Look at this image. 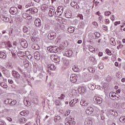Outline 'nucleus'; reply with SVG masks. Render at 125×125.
I'll use <instances>...</instances> for the list:
<instances>
[{"mask_svg": "<svg viewBox=\"0 0 125 125\" xmlns=\"http://www.w3.org/2000/svg\"><path fill=\"white\" fill-rule=\"evenodd\" d=\"M12 74L13 77L16 78V83H20V75L19 73L15 70H13Z\"/></svg>", "mask_w": 125, "mask_h": 125, "instance_id": "nucleus-1", "label": "nucleus"}, {"mask_svg": "<svg viewBox=\"0 0 125 125\" xmlns=\"http://www.w3.org/2000/svg\"><path fill=\"white\" fill-rule=\"evenodd\" d=\"M19 42L22 47H23V48L28 47V42L25 39H20Z\"/></svg>", "mask_w": 125, "mask_h": 125, "instance_id": "nucleus-2", "label": "nucleus"}, {"mask_svg": "<svg viewBox=\"0 0 125 125\" xmlns=\"http://www.w3.org/2000/svg\"><path fill=\"white\" fill-rule=\"evenodd\" d=\"M18 56L20 58V59H21V60H23V59H25L26 57H27V56L26 55V53L23 51H19L17 53Z\"/></svg>", "mask_w": 125, "mask_h": 125, "instance_id": "nucleus-3", "label": "nucleus"}, {"mask_svg": "<svg viewBox=\"0 0 125 125\" xmlns=\"http://www.w3.org/2000/svg\"><path fill=\"white\" fill-rule=\"evenodd\" d=\"M9 12L13 15H15L18 13V9L16 7H11L10 9Z\"/></svg>", "mask_w": 125, "mask_h": 125, "instance_id": "nucleus-4", "label": "nucleus"}, {"mask_svg": "<svg viewBox=\"0 0 125 125\" xmlns=\"http://www.w3.org/2000/svg\"><path fill=\"white\" fill-rule=\"evenodd\" d=\"M51 59H53L55 63H59V62H60V57L57 55H52L51 56Z\"/></svg>", "mask_w": 125, "mask_h": 125, "instance_id": "nucleus-5", "label": "nucleus"}, {"mask_svg": "<svg viewBox=\"0 0 125 125\" xmlns=\"http://www.w3.org/2000/svg\"><path fill=\"white\" fill-rule=\"evenodd\" d=\"M56 38V33L54 32H51L48 35V39L49 40H54Z\"/></svg>", "mask_w": 125, "mask_h": 125, "instance_id": "nucleus-6", "label": "nucleus"}, {"mask_svg": "<svg viewBox=\"0 0 125 125\" xmlns=\"http://www.w3.org/2000/svg\"><path fill=\"white\" fill-rule=\"evenodd\" d=\"M54 11H55L54 7L51 6H50L48 13L49 16H50L51 17H52V16H53V15H54Z\"/></svg>", "mask_w": 125, "mask_h": 125, "instance_id": "nucleus-7", "label": "nucleus"}, {"mask_svg": "<svg viewBox=\"0 0 125 125\" xmlns=\"http://www.w3.org/2000/svg\"><path fill=\"white\" fill-rule=\"evenodd\" d=\"M94 111V109L92 106H89L86 110L85 112L88 115H91Z\"/></svg>", "mask_w": 125, "mask_h": 125, "instance_id": "nucleus-8", "label": "nucleus"}, {"mask_svg": "<svg viewBox=\"0 0 125 125\" xmlns=\"http://www.w3.org/2000/svg\"><path fill=\"white\" fill-rule=\"evenodd\" d=\"M64 49H65V47H64L62 44H61L59 47H57L56 49V53H57V52H62Z\"/></svg>", "mask_w": 125, "mask_h": 125, "instance_id": "nucleus-9", "label": "nucleus"}, {"mask_svg": "<svg viewBox=\"0 0 125 125\" xmlns=\"http://www.w3.org/2000/svg\"><path fill=\"white\" fill-rule=\"evenodd\" d=\"M0 18L1 19V20H2V21H4V22H6L7 23H8V22L10 21V19H9V18L6 17L3 15H1L0 16Z\"/></svg>", "mask_w": 125, "mask_h": 125, "instance_id": "nucleus-10", "label": "nucleus"}, {"mask_svg": "<svg viewBox=\"0 0 125 125\" xmlns=\"http://www.w3.org/2000/svg\"><path fill=\"white\" fill-rule=\"evenodd\" d=\"M35 25L36 26V27H41L42 26V21H41V19H37L35 21Z\"/></svg>", "mask_w": 125, "mask_h": 125, "instance_id": "nucleus-11", "label": "nucleus"}, {"mask_svg": "<svg viewBox=\"0 0 125 125\" xmlns=\"http://www.w3.org/2000/svg\"><path fill=\"white\" fill-rule=\"evenodd\" d=\"M64 55L67 57H73V51L72 50H67L65 52Z\"/></svg>", "mask_w": 125, "mask_h": 125, "instance_id": "nucleus-12", "label": "nucleus"}, {"mask_svg": "<svg viewBox=\"0 0 125 125\" xmlns=\"http://www.w3.org/2000/svg\"><path fill=\"white\" fill-rule=\"evenodd\" d=\"M95 99V103L96 104H101L102 103L103 100L101 98L98 97L94 98Z\"/></svg>", "mask_w": 125, "mask_h": 125, "instance_id": "nucleus-13", "label": "nucleus"}, {"mask_svg": "<svg viewBox=\"0 0 125 125\" xmlns=\"http://www.w3.org/2000/svg\"><path fill=\"white\" fill-rule=\"evenodd\" d=\"M78 79V77L77 76H75V75H72L70 76V80L71 82V83H76L77 82V79Z\"/></svg>", "mask_w": 125, "mask_h": 125, "instance_id": "nucleus-14", "label": "nucleus"}, {"mask_svg": "<svg viewBox=\"0 0 125 125\" xmlns=\"http://www.w3.org/2000/svg\"><path fill=\"white\" fill-rule=\"evenodd\" d=\"M34 58L36 60H40V59H41V54L39 52V51H36L35 53Z\"/></svg>", "mask_w": 125, "mask_h": 125, "instance_id": "nucleus-15", "label": "nucleus"}, {"mask_svg": "<svg viewBox=\"0 0 125 125\" xmlns=\"http://www.w3.org/2000/svg\"><path fill=\"white\" fill-rule=\"evenodd\" d=\"M77 101H78V99H76L71 100L69 102V105L70 107H74V106H75V104H76L77 103Z\"/></svg>", "mask_w": 125, "mask_h": 125, "instance_id": "nucleus-16", "label": "nucleus"}, {"mask_svg": "<svg viewBox=\"0 0 125 125\" xmlns=\"http://www.w3.org/2000/svg\"><path fill=\"white\" fill-rule=\"evenodd\" d=\"M65 121H67V124H69V125H71V124L72 125L76 124V122H73V119L72 118H70L69 117H67L66 119H65Z\"/></svg>", "mask_w": 125, "mask_h": 125, "instance_id": "nucleus-17", "label": "nucleus"}, {"mask_svg": "<svg viewBox=\"0 0 125 125\" xmlns=\"http://www.w3.org/2000/svg\"><path fill=\"white\" fill-rule=\"evenodd\" d=\"M32 48L35 49V50H39L41 48L40 46L37 44H33L32 46Z\"/></svg>", "mask_w": 125, "mask_h": 125, "instance_id": "nucleus-18", "label": "nucleus"}, {"mask_svg": "<svg viewBox=\"0 0 125 125\" xmlns=\"http://www.w3.org/2000/svg\"><path fill=\"white\" fill-rule=\"evenodd\" d=\"M109 113L112 115V116H115V117H117L118 116V112L115 110L110 109L109 110Z\"/></svg>", "mask_w": 125, "mask_h": 125, "instance_id": "nucleus-19", "label": "nucleus"}, {"mask_svg": "<svg viewBox=\"0 0 125 125\" xmlns=\"http://www.w3.org/2000/svg\"><path fill=\"white\" fill-rule=\"evenodd\" d=\"M80 104L82 106H88V103L86 102V101H84V100H82L80 102Z\"/></svg>", "mask_w": 125, "mask_h": 125, "instance_id": "nucleus-20", "label": "nucleus"}, {"mask_svg": "<svg viewBox=\"0 0 125 125\" xmlns=\"http://www.w3.org/2000/svg\"><path fill=\"white\" fill-rule=\"evenodd\" d=\"M4 44L5 45L6 47H12V45L11 44L10 41L4 42Z\"/></svg>", "mask_w": 125, "mask_h": 125, "instance_id": "nucleus-21", "label": "nucleus"}, {"mask_svg": "<svg viewBox=\"0 0 125 125\" xmlns=\"http://www.w3.org/2000/svg\"><path fill=\"white\" fill-rule=\"evenodd\" d=\"M47 67L50 69V70H55V66H54L53 64H49L47 65Z\"/></svg>", "mask_w": 125, "mask_h": 125, "instance_id": "nucleus-22", "label": "nucleus"}, {"mask_svg": "<svg viewBox=\"0 0 125 125\" xmlns=\"http://www.w3.org/2000/svg\"><path fill=\"white\" fill-rule=\"evenodd\" d=\"M0 58L5 59L6 58V54L2 52H0Z\"/></svg>", "mask_w": 125, "mask_h": 125, "instance_id": "nucleus-23", "label": "nucleus"}, {"mask_svg": "<svg viewBox=\"0 0 125 125\" xmlns=\"http://www.w3.org/2000/svg\"><path fill=\"white\" fill-rule=\"evenodd\" d=\"M88 87L91 90H94V89H95V86H94V85L92 84H88Z\"/></svg>", "mask_w": 125, "mask_h": 125, "instance_id": "nucleus-24", "label": "nucleus"}, {"mask_svg": "<svg viewBox=\"0 0 125 125\" xmlns=\"http://www.w3.org/2000/svg\"><path fill=\"white\" fill-rule=\"evenodd\" d=\"M89 61L93 62L94 64H96L97 63V62L96 61V60H95V58L94 57H89Z\"/></svg>", "mask_w": 125, "mask_h": 125, "instance_id": "nucleus-25", "label": "nucleus"}, {"mask_svg": "<svg viewBox=\"0 0 125 125\" xmlns=\"http://www.w3.org/2000/svg\"><path fill=\"white\" fill-rule=\"evenodd\" d=\"M68 31L69 33H74L75 32V27H69L68 28Z\"/></svg>", "mask_w": 125, "mask_h": 125, "instance_id": "nucleus-26", "label": "nucleus"}, {"mask_svg": "<svg viewBox=\"0 0 125 125\" xmlns=\"http://www.w3.org/2000/svg\"><path fill=\"white\" fill-rule=\"evenodd\" d=\"M57 46H52V50L51 51V53H56V48Z\"/></svg>", "mask_w": 125, "mask_h": 125, "instance_id": "nucleus-27", "label": "nucleus"}, {"mask_svg": "<svg viewBox=\"0 0 125 125\" xmlns=\"http://www.w3.org/2000/svg\"><path fill=\"white\" fill-rule=\"evenodd\" d=\"M110 42L112 45H116V41H115V39L114 38H111L110 39Z\"/></svg>", "mask_w": 125, "mask_h": 125, "instance_id": "nucleus-28", "label": "nucleus"}, {"mask_svg": "<svg viewBox=\"0 0 125 125\" xmlns=\"http://www.w3.org/2000/svg\"><path fill=\"white\" fill-rule=\"evenodd\" d=\"M23 32L26 34H29V28L26 26L23 27Z\"/></svg>", "mask_w": 125, "mask_h": 125, "instance_id": "nucleus-29", "label": "nucleus"}, {"mask_svg": "<svg viewBox=\"0 0 125 125\" xmlns=\"http://www.w3.org/2000/svg\"><path fill=\"white\" fill-rule=\"evenodd\" d=\"M61 120V117L59 116H57L54 117V121L56 123L57 122V121H60Z\"/></svg>", "mask_w": 125, "mask_h": 125, "instance_id": "nucleus-30", "label": "nucleus"}, {"mask_svg": "<svg viewBox=\"0 0 125 125\" xmlns=\"http://www.w3.org/2000/svg\"><path fill=\"white\" fill-rule=\"evenodd\" d=\"M63 10H64V8L63 6H60L58 7V11H60V12H62L63 13Z\"/></svg>", "mask_w": 125, "mask_h": 125, "instance_id": "nucleus-31", "label": "nucleus"}, {"mask_svg": "<svg viewBox=\"0 0 125 125\" xmlns=\"http://www.w3.org/2000/svg\"><path fill=\"white\" fill-rule=\"evenodd\" d=\"M0 85L3 88H7V85H6V84H5V83H3V82L0 83Z\"/></svg>", "mask_w": 125, "mask_h": 125, "instance_id": "nucleus-32", "label": "nucleus"}, {"mask_svg": "<svg viewBox=\"0 0 125 125\" xmlns=\"http://www.w3.org/2000/svg\"><path fill=\"white\" fill-rule=\"evenodd\" d=\"M84 125H91V121L90 120H86L84 122Z\"/></svg>", "mask_w": 125, "mask_h": 125, "instance_id": "nucleus-33", "label": "nucleus"}, {"mask_svg": "<svg viewBox=\"0 0 125 125\" xmlns=\"http://www.w3.org/2000/svg\"><path fill=\"white\" fill-rule=\"evenodd\" d=\"M105 52L107 54H108V55H110L111 56V55H113V54H112V52L111 51V50H109V49H106L105 50Z\"/></svg>", "mask_w": 125, "mask_h": 125, "instance_id": "nucleus-34", "label": "nucleus"}, {"mask_svg": "<svg viewBox=\"0 0 125 125\" xmlns=\"http://www.w3.org/2000/svg\"><path fill=\"white\" fill-rule=\"evenodd\" d=\"M10 100H9V99H7L5 101H4V102L5 104H6L7 105H8V104H9V105H10L9 106H11V104L10 102Z\"/></svg>", "mask_w": 125, "mask_h": 125, "instance_id": "nucleus-35", "label": "nucleus"}, {"mask_svg": "<svg viewBox=\"0 0 125 125\" xmlns=\"http://www.w3.org/2000/svg\"><path fill=\"white\" fill-rule=\"evenodd\" d=\"M72 70L74 72H79V67L74 66L72 67Z\"/></svg>", "mask_w": 125, "mask_h": 125, "instance_id": "nucleus-36", "label": "nucleus"}, {"mask_svg": "<svg viewBox=\"0 0 125 125\" xmlns=\"http://www.w3.org/2000/svg\"><path fill=\"white\" fill-rule=\"evenodd\" d=\"M8 108H5L4 109V112H9L10 111H11V108H10V106L8 105L7 106Z\"/></svg>", "mask_w": 125, "mask_h": 125, "instance_id": "nucleus-37", "label": "nucleus"}, {"mask_svg": "<svg viewBox=\"0 0 125 125\" xmlns=\"http://www.w3.org/2000/svg\"><path fill=\"white\" fill-rule=\"evenodd\" d=\"M120 122L121 123H125V118L124 117H121L119 119Z\"/></svg>", "mask_w": 125, "mask_h": 125, "instance_id": "nucleus-38", "label": "nucleus"}, {"mask_svg": "<svg viewBox=\"0 0 125 125\" xmlns=\"http://www.w3.org/2000/svg\"><path fill=\"white\" fill-rule=\"evenodd\" d=\"M98 68H99V69H100L101 70H102V69H103V68H104V66H103V63H100L98 64Z\"/></svg>", "mask_w": 125, "mask_h": 125, "instance_id": "nucleus-39", "label": "nucleus"}, {"mask_svg": "<svg viewBox=\"0 0 125 125\" xmlns=\"http://www.w3.org/2000/svg\"><path fill=\"white\" fill-rule=\"evenodd\" d=\"M17 103V101H16V100H13V101L10 102V104L13 105V106L14 105H16Z\"/></svg>", "mask_w": 125, "mask_h": 125, "instance_id": "nucleus-40", "label": "nucleus"}, {"mask_svg": "<svg viewBox=\"0 0 125 125\" xmlns=\"http://www.w3.org/2000/svg\"><path fill=\"white\" fill-rule=\"evenodd\" d=\"M116 94V93L113 92H110L109 93V96L111 97L112 98H114V96H115V95Z\"/></svg>", "mask_w": 125, "mask_h": 125, "instance_id": "nucleus-41", "label": "nucleus"}, {"mask_svg": "<svg viewBox=\"0 0 125 125\" xmlns=\"http://www.w3.org/2000/svg\"><path fill=\"white\" fill-rule=\"evenodd\" d=\"M27 11H29V13H31V14H34V8H30L27 10Z\"/></svg>", "mask_w": 125, "mask_h": 125, "instance_id": "nucleus-42", "label": "nucleus"}, {"mask_svg": "<svg viewBox=\"0 0 125 125\" xmlns=\"http://www.w3.org/2000/svg\"><path fill=\"white\" fill-rule=\"evenodd\" d=\"M88 70L89 72H90V73H93V71H94V70L93 69V68L91 67H88Z\"/></svg>", "mask_w": 125, "mask_h": 125, "instance_id": "nucleus-43", "label": "nucleus"}, {"mask_svg": "<svg viewBox=\"0 0 125 125\" xmlns=\"http://www.w3.org/2000/svg\"><path fill=\"white\" fill-rule=\"evenodd\" d=\"M65 95H64V94H62L61 95V97H59L58 98H59V99H61L62 100L64 99V98H65Z\"/></svg>", "mask_w": 125, "mask_h": 125, "instance_id": "nucleus-44", "label": "nucleus"}, {"mask_svg": "<svg viewBox=\"0 0 125 125\" xmlns=\"http://www.w3.org/2000/svg\"><path fill=\"white\" fill-rule=\"evenodd\" d=\"M112 100H119L120 99V98L119 97L117 96V95H114V96L113 97V99H111Z\"/></svg>", "mask_w": 125, "mask_h": 125, "instance_id": "nucleus-45", "label": "nucleus"}, {"mask_svg": "<svg viewBox=\"0 0 125 125\" xmlns=\"http://www.w3.org/2000/svg\"><path fill=\"white\" fill-rule=\"evenodd\" d=\"M111 13H112L111 12L107 11L104 12V15L105 16H109V15H111Z\"/></svg>", "mask_w": 125, "mask_h": 125, "instance_id": "nucleus-46", "label": "nucleus"}, {"mask_svg": "<svg viewBox=\"0 0 125 125\" xmlns=\"http://www.w3.org/2000/svg\"><path fill=\"white\" fill-rule=\"evenodd\" d=\"M24 67H25V68H28L29 67V62L28 61L25 62L24 63Z\"/></svg>", "mask_w": 125, "mask_h": 125, "instance_id": "nucleus-47", "label": "nucleus"}, {"mask_svg": "<svg viewBox=\"0 0 125 125\" xmlns=\"http://www.w3.org/2000/svg\"><path fill=\"white\" fill-rule=\"evenodd\" d=\"M70 110H67L66 112H65V113H64V116H65V117H67V116H69V115H70Z\"/></svg>", "mask_w": 125, "mask_h": 125, "instance_id": "nucleus-48", "label": "nucleus"}, {"mask_svg": "<svg viewBox=\"0 0 125 125\" xmlns=\"http://www.w3.org/2000/svg\"><path fill=\"white\" fill-rule=\"evenodd\" d=\"M78 4V3L76 1H73L71 3L70 5L71 6H72V7H73V6H74V5H76V4Z\"/></svg>", "mask_w": 125, "mask_h": 125, "instance_id": "nucleus-49", "label": "nucleus"}, {"mask_svg": "<svg viewBox=\"0 0 125 125\" xmlns=\"http://www.w3.org/2000/svg\"><path fill=\"white\" fill-rule=\"evenodd\" d=\"M42 7L45 10H46V9H47V8H48V5H46V4H44L42 6Z\"/></svg>", "mask_w": 125, "mask_h": 125, "instance_id": "nucleus-50", "label": "nucleus"}, {"mask_svg": "<svg viewBox=\"0 0 125 125\" xmlns=\"http://www.w3.org/2000/svg\"><path fill=\"white\" fill-rule=\"evenodd\" d=\"M13 45L14 46V48H15L18 45V43L16 42H14L13 43Z\"/></svg>", "mask_w": 125, "mask_h": 125, "instance_id": "nucleus-51", "label": "nucleus"}, {"mask_svg": "<svg viewBox=\"0 0 125 125\" xmlns=\"http://www.w3.org/2000/svg\"><path fill=\"white\" fill-rule=\"evenodd\" d=\"M73 8H76L77 9H79V8H80V6L79 5V4L77 3V4H76L75 5L73 6L72 7Z\"/></svg>", "mask_w": 125, "mask_h": 125, "instance_id": "nucleus-52", "label": "nucleus"}, {"mask_svg": "<svg viewBox=\"0 0 125 125\" xmlns=\"http://www.w3.org/2000/svg\"><path fill=\"white\" fill-rule=\"evenodd\" d=\"M32 18L33 17L32 16H29V15H28L26 18V20H32Z\"/></svg>", "mask_w": 125, "mask_h": 125, "instance_id": "nucleus-53", "label": "nucleus"}, {"mask_svg": "<svg viewBox=\"0 0 125 125\" xmlns=\"http://www.w3.org/2000/svg\"><path fill=\"white\" fill-rule=\"evenodd\" d=\"M27 16H28V14H27L24 13V14H22V17L24 19L27 20Z\"/></svg>", "mask_w": 125, "mask_h": 125, "instance_id": "nucleus-54", "label": "nucleus"}, {"mask_svg": "<svg viewBox=\"0 0 125 125\" xmlns=\"http://www.w3.org/2000/svg\"><path fill=\"white\" fill-rule=\"evenodd\" d=\"M47 49L48 51H50V52H51V50H52V46L48 47Z\"/></svg>", "mask_w": 125, "mask_h": 125, "instance_id": "nucleus-55", "label": "nucleus"}, {"mask_svg": "<svg viewBox=\"0 0 125 125\" xmlns=\"http://www.w3.org/2000/svg\"><path fill=\"white\" fill-rule=\"evenodd\" d=\"M21 116H25L26 115V111H25L24 110L21 112Z\"/></svg>", "mask_w": 125, "mask_h": 125, "instance_id": "nucleus-56", "label": "nucleus"}, {"mask_svg": "<svg viewBox=\"0 0 125 125\" xmlns=\"http://www.w3.org/2000/svg\"><path fill=\"white\" fill-rule=\"evenodd\" d=\"M103 28L104 31H107L108 27L105 25H103Z\"/></svg>", "mask_w": 125, "mask_h": 125, "instance_id": "nucleus-57", "label": "nucleus"}, {"mask_svg": "<svg viewBox=\"0 0 125 125\" xmlns=\"http://www.w3.org/2000/svg\"><path fill=\"white\" fill-rule=\"evenodd\" d=\"M44 28L45 30H48L49 29V25L48 24H45Z\"/></svg>", "mask_w": 125, "mask_h": 125, "instance_id": "nucleus-58", "label": "nucleus"}, {"mask_svg": "<svg viewBox=\"0 0 125 125\" xmlns=\"http://www.w3.org/2000/svg\"><path fill=\"white\" fill-rule=\"evenodd\" d=\"M20 121L21 122V123H22V124L23 123H25V118H22L21 119H20Z\"/></svg>", "mask_w": 125, "mask_h": 125, "instance_id": "nucleus-59", "label": "nucleus"}, {"mask_svg": "<svg viewBox=\"0 0 125 125\" xmlns=\"http://www.w3.org/2000/svg\"><path fill=\"white\" fill-rule=\"evenodd\" d=\"M38 12V9L36 7L33 8V13H37Z\"/></svg>", "mask_w": 125, "mask_h": 125, "instance_id": "nucleus-60", "label": "nucleus"}, {"mask_svg": "<svg viewBox=\"0 0 125 125\" xmlns=\"http://www.w3.org/2000/svg\"><path fill=\"white\" fill-rule=\"evenodd\" d=\"M55 14V16H56V17H59V15L58 14V11H56L55 12V13H54Z\"/></svg>", "mask_w": 125, "mask_h": 125, "instance_id": "nucleus-61", "label": "nucleus"}, {"mask_svg": "<svg viewBox=\"0 0 125 125\" xmlns=\"http://www.w3.org/2000/svg\"><path fill=\"white\" fill-rule=\"evenodd\" d=\"M95 35L96 36V37H98V38H100V34L99 33H95Z\"/></svg>", "mask_w": 125, "mask_h": 125, "instance_id": "nucleus-62", "label": "nucleus"}, {"mask_svg": "<svg viewBox=\"0 0 125 125\" xmlns=\"http://www.w3.org/2000/svg\"><path fill=\"white\" fill-rule=\"evenodd\" d=\"M121 24V21H116L114 22L115 26H117V25Z\"/></svg>", "mask_w": 125, "mask_h": 125, "instance_id": "nucleus-63", "label": "nucleus"}, {"mask_svg": "<svg viewBox=\"0 0 125 125\" xmlns=\"http://www.w3.org/2000/svg\"><path fill=\"white\" fill-rule=\"evenodd\" d=\"M31 41H32V42H36V37H32L31 38Z\"/></svg>", "mask_w": 125, "mask_h": 125, "instance_id": "nucleus-64", "label": "nucleus"}]
</instances>
